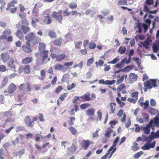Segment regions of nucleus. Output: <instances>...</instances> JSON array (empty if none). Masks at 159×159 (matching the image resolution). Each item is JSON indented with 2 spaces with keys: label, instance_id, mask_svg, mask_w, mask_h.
<instances>
[{
  "label": "nucleus",
  "instance_id": "nucleus-17",
  "mask_svg": "<svg viewBox=\"0 0 159 159\" xmlns=\"http://www.w3.org/2000/svg\"><path fill=\"white\" fill-rule=\"evenodd\" d=\"M156 141H154L151 144H149L148 143H145L141 148L143 150H148L150 148H154L155 145Z\"/></svg>",
  "mask_w": 159,
  "mask_h": 159
},
{
  "label": "nucleus",
  "instance_id": "nucleus-53",
  "mask_svg": "<svg viewBox=\"0 0 159 159\" xmlns=\"http://www.w3.org/2000/svg\"><path fill=\"white\" fill-rule=\"evenodd\" d=\"M124 5H127V0H119L118 1L117 4L118 6Z\"/></svg>",
  "mask_w": 159,
  "mask_h": 159
},
{
  "label": "nucleus",
  "instance_id": "nucleus-19",
  "mask_svg": "<svg viewBox=\"0 0 159 159\" xmlns=\"http://www.w3.org/2000/svg\"><path fill=\"white\" fill-rule=\"evenodd\" d=\"M90 144V142L89 140H83L80 143V145L84 150H86L88 148Z\"/></svg>",
  "mask_w": 159,
  "mask_h": 159
},
{
  "label": "nucleus",
  "instance_id": "nucleus-11",
  "mask_svg": "<svg viewBox=\"0 0 159 159\" xmlns=\"http://www.w3.org/2000/svg\"><path fill=\"white\" fill-rule=\"evenodd\" d=\"M119 137H117L116 138L115 140H114L113 143V145H112L110 148L109 150L110 151H112V152L110 153L109 156L108 157V158L110 159L112 156V155L115 152L116 150V145L117 144V143L119 141Z\"/></svg>",
  "mask_w": 159,
  "mask_h": 159
},
{
  "label": "nucleus",
  "instance_id": "nucleus-54",
  "mask_svg": "<svg viewBox=\"0 0 159 159\" xmlns=\"http://www.w3.org/2000/svg\"><path fill=\"white\" fill-rule=\"evenodd\" d=\"M116 80H106V85H111L114 84L116 83Z\"/></svg>",
  "mask_w": 159,
  "mask_h": 159
},
{
  "label": "nucleus",
  "instance_id": "nucleus-47",
  "mask_svg": "<svg viewBox=\"0 0 159 159\" xmlns=\"http://www.w3.org/2000/svg\"><path fill=\"white\" fill-rule=\"evenodd\" d=\"M46 72L44 70H42L40 71L41 80H43L45 77Z\"/></svg>",
  "mask_w": 159,
  "mask_h": 159
},
{
  "label": "nucleus",
  "instance_id": "nucleus-7",
  "mask_svg": "<svg viewBox=\"0 0 159 159\" xmlns=\"http://www.w3.org/2000/svg\"><path fill=\"white\" fill-rule=\"evenodd\" d=\"M138 94L139 92L137 91L132 92L130 94L131 98L127 99L128 102L134 104L135 103L138 99Z\"/></svg>",
  "mask_w": 159,
  "mask_h": 159
},
{
  "label": "nucleus",
  "instance_id": "nucleus-58",
  "mask_svg": "<svg viewBox=\"0 0 159 159\" xmlns=\"http://www.w3.org/2000/svg\"><path fill=\"white\" fill-rule=\"evenodd\" d=\"M26 86L27 91L28 92L31 91L32 89L31 84L30 82H27L26 84Z\"/></svg>",
  "mask_w": 159,
  "mask_h": 159
},
{
  "label": "nucleus",
  "instance_id": "nucleus-16",
  "mask_svg": "<svg viewBox=\"0 0 159 159\" xmlns=\"http://www.w3.org/2000/svg\"><path fill=\"white\" fill-rule=\"evenodd\" d=\"M24 122L25 125L29 127L32 128L34 126V124L29 116H26L24 119Z\"/></svg>",
  "mask_w": 159,
  "mask_h": 159
},
{
  "label": "nucleus",
  "instance_id": "nucleus-39",
  "mask_svg": "<svg viewBox=\"0 0 159 159\" xmlns=\"http://www.w3.org/2000/svg\"><path fill=\"white\" fill-rule=\"evenodd\" d=\"M8 79L7 77H6L4 78L1 83V87L3 88L7 85L8 82Z\"/></svg>",
  "mask_w": 159,
  "mask_h": 159
},
{
  "label": "nucleus",
  "instance_id": "nucleus-44",
  "mask_svg": "<svg viewBox=\"0 0 159 159\" xmlns=\"http://www.w3.org/2000/svg\"><path fill=\"white\" fill-rule=\"evenodd\" d=\"M34 140L36 141H39L40 139L43 138L42 136L41 135V134H36L34 136Z\"/></svg>",
  "mask_w": 159,
  "mask_h": 159
},
{
  "label": "nucleus",
  "instance_id": "nucleus-40",
  "mask_svg": "<svg viewBox=\"0 0 159 159\" xmlns=\"http://www.w3.org/2000/svg\"><path fill=\"white\" fill-rule=\"evenodd\" d=\"M90 105L88 103H84L80 106V108L82 110H84L90 107Z\"/></svg>",
  "mask_w": 159,
  "mask_h": 159
},
{
  "label": "nucleus",
  "instance_id": "nucleus-45",
  "mask_svg": "<svg viewBox=\"0 0 159 159\" xmlns=\"http://www.w3.org/2000/svg\"><path fill=\"white\" fill-rule=\"evenodd\" d=\"M0 3L1 4V6L0 7L1 12H2V11L3 9L5 7V6L6 5V3L4 0H0Z\"/></svg>",
  "mask_w": 159,
  "mask_h": 159
},
{
  "label": "nucleus",
  "instance_id": "nucleus-63",
  "mask_svg": "<svg viewBox=\"0 0 159 159\" xmlns=\"http://www.w3.org/2000/svg\"><path fill=\"white\" fill-rule=\"evenodd\" d=\"M132 67L130 66H128L124 68V69H120L121 71L123 72L125 71L126 72H128L131 69Z\"/></svg>",
  "mask_w": 159,
  "mask_h": 159
},
{
  "label": "nucleus",
  "instance_id": "nucleus-24",
  "mask_svg": "<svg viewBox=\"0 0 159 159\" xmlns=\"http://www.w3.org/2000/svg\"><path fill=\"white\" fill-rule=\"evenodd\" d=\"M43 21L45 24L47 25L50 24L52 22L51 18L49 15L48 14L47 16L44 17Z\"/></svg>",
  "mask_w": 159,
  "mask_h": 159
},
{
  "label": "nucleus",
  "instance_id": "nucleus-21",
  "mask_svg": "<svg viewBox=\"0 0 159 159\" xmlns=\"http://www.w3.org/2000/svg\"><path fill=\"white\" fill-rule=\"evenodd\" d=\"M126 89V87L124 84H120L117 88V91H122V93L125 94L127 93V91L125 89Z\"/></svg>",
  "mask_w": 159,
  "mask_h": 159
},
{
  "label": "nucleus",
  "instance_id": "nucleus-3",
  "mask_svg": "<svg viewBox=\"0 0 159 159\" xmlns=\"http://www.w3.org/2000/svg\"><path fill=\"white\" fill-rule=\"evenodd\" d=\"M17 1L16 0H13L9 2L7 4L6 10L10 11V12L12 14L16 13L17 10V8L15 7V4L17 3Z\"/></svg>",
  "mask_w": 159,
  "mask_h": 159
},
{
  "label": "nucleus",
  "instance_id": "nucleus-4",
  "mask_svg": "<svg viewBox=\"0 0 159 159\" xmlns=\"http://www.w3.org/2000/svg\"><path fill=\"white\" fill-rule=\"evenodd\" d=\"M63 11L60 10L58 12L53 11L52 16L60 24H62L63 16L62 15Z\"/></svg>",
  "mask_w": 159,
  "mask_h": 159
},
{
  "label": "nucleus",
  "instance_id": "nucleus-12",
  "mask_svg": "<svg viewBox=\"0 0 159 159\" xmlns=\"http://www.w3.org/2000/svg\"><path fill=\"white\" fill-rule=\"evenodd\" d=\"M16 89L17 87L16 85L13 83H11L9 85L7 91H5L4 93H7V94H5L8 95L7 93L10 94H11L16 90Z\"/></svg>",
  "mask_w": 159,
  "mask_h": 159
},
{
  "label": "nucleus",
  "instance_id": "nucleus-52",
  "mask_svg": "<svg viewBox=\"0 0 159 159\" xmlns=\"http://www.w3.org/2000/svg\"><path fill=\"white\" fill-rule=\"evenodd\" d=\"M142 117L143 119L146 121H148L149 120V115L147 113H142Z\"/></svg>",
  "mask_w": 159,
  "mask_h": 159
},
{
  "label": "nucleus",
  "instance_id": "nucleus-30",
  "mask_svg": "<svg viewBox=\"0 0 159 159\" xmlns=\"http://www.w3.org/2000/svg\"><path fill=\"white\" fill-rule=\"evenodd\" d=\"M113 132V130L111 127H108L106 130L104 136L105 137L108 138L110 137L111 134Z\"/></svg>",
  "mask_w": 159,
  "mask_h": 159
},
{
  "label": "nucleus",
  "instance_id": "nucleus-49",
  "mask_svg": "<svg viewBox=\"0 0 159 159\" xmlns=\"http://www.w3.org/2000/svg\"><path fill=\"white\" fill-rule=\"evenodd\" d=\"M126 48L125 47L120 46L118 49V52L121 54H124L125 52Z\"/></svg>",
  "mask_w": 159,
  "mask_h": 159
},
{
  "label": "nucleus",
  "instance_id": "nucleus-2",
  "mask_svg": "<svg viewBox=\"0 0 159 159\" xmlns=\"http://www.w3.org/2000/svg\"><path fill=\"white\" fill-rule=\"evenodd\" d=\"M25 39L27 42L30 43L34 45L41 40V39L36 36L34 33L30 32L25 36Z\"/></svg>",
  "mask_w": 159,
  "mask_h": 159
},
{
  "label": "nucleus",
  "instance_id": "nucleus-35",
  "mask_svg": "<svg viewBox=\"0 0 159 159\" xmlns=\"http://www.w3.org/2000/svg\"><path fill=\"white\" fill-rule=\"evenodd\" d=\"M129 79L132 81H135L137 79V75L134 73H130L129 75Z\"/></svg>",
  "mask_w": 159,
  "mask_h": 159
},
{
  "label": "nucleus",
  "instance_id": "nucleus-23",
  "mask_svg": "<svg viewBox=\"0 0 159 159\" xmlns=\"http://www.w3.org/2000/svg\"><path fill=\"white\" fill-rule=\"evenodd\" d=\"M116 104L114 102H111L110 103L109 107V110L110 111L109 112V114H113L115 112L116 109Z\"/></svg>",
  "mask_w": 159,
  "mask_h": 159
},
{
  "label": "nucleus",
  "instance_id": "nucleus-56",
  "mask_svg": "<svg viewBox=\"0 0 159 159\" xmlns=\"http://www.w3.org/2000/svg\"><path fill=\"white\" fill-rule=\"evenodd\" d=\"M134 126L136 127L135 129V132H139L140 131V130H142V127H140L138 124H135Z\"/></svg>",
  "mask_w": 159,
  "mask_h": 159
},
{
  "label": "nucleus",
  "instance_id": "nucleus-64",
  "mask_svg": "<svg viewBox=\"0 0 159 159\" xmlns=\"http://www.w3.org/2000/svg\"><path fill=\"white\" fill-rule=\"evenodd\" d=\"M23 95L22 93L20 92H17V98L18 100L19 101L22 100V98L23 96Z\"/></svg>",
  "mask_w": 159,
  "mask_h": 159
},
{
  "label": "nucleus",
  "instance_id": "nucleus-8",
  "mask_svg": "<svg viewBox=\"0 0 159 159\" xmlns=\"http://www.w3.org/2000/svg\"><path fill=\"white\" fill-rule=\"evenodd\" d=\"M90 93H85L81 96L80 98L83 99V102L88 101L90 100H93L96 98V96L94 94H91V97Z\"/></svg>",
  "mask_w": 159,
  "mask_h": 159
},
{
  "label": "nucleus",
  "instance_id": "nucleus-60",
  "mask_svg": "<svg viewBox=\"0 0 159 159\" xmlns=\"http://www.w3.org/2000/svg\"><path fill=\"white\" fill-rule=\"evenodd\" d=\"M70 120V121L68 122V124L69 125L71 126L74 124L73 121H75V118L74 117H71L69 118Z\"/></svg>",
  "mask_w": 159,
  "mask_h": 159
},
{
  "label": "nucleus",
  "instance_id": "nucleus-13",
  "mask_svg": "<svg viewBox=\"0 0 159 159\" xmlns=\"http://www.w3.org/2000/svg\"><path fill=\"white\" fill-rule=\"evenodd\" d=\"M30 43L26 42L22 46V50L25 52L30 53L32 52V49Z\"/></svg>",
  "mask_w": 159,
  "mask_h": 159
},
{
  "label": "nucleus",
  "instance_id": "nucleus-43",
  "mask_svg": "<svg viewBox=\"0 0 159 159\" xmlns=\"http://www.w3.org/2000/svg\"><path fill=\"white\" fill-rule=\"evenodd\" d=\"M68 129L72 134L75 135L77 133V130L73 127L70 126L68 128Z\"/></svg>",
  "mask_w": 159,
  "mask_h": 159
},
{
  "label": "nucleus",
  "instance_id": "nucleus-26",
  "mask_svg": "<svg viewBox=\"0 0 159 159\" xmlns=\"http://www.w3.org/2000/svg\"><path fill=\"white\" fill-rule=\"evenodd\" d=\"M95 110L93 108H89L86 112V115L88 116H93L94 115Z\"/></svg>",
  "mask_w": 159,
  "mask_h": 159
},
{
  "label": "nucleus",
  "instance_id": "nucleus-9",
  "mask_svg": "<svg viewBox=\"0 0 159 159\" xmlns=\"http://www.w3.org/2000/svg\"><path fill=\"white\" fill-rule=\"evenodd\" d=\"M39 52L40 56L42 58V61L43 62L46 63L50 61V59L48 57V50H44Z\"/></svg>",
  "mask_w": 159,
  "mask_h": 159
},
{
  "label": "nucleus",
  "instance_id": "nucleus-32",
  "mask_svg": "<svg viewBox=\"0 0 159 159\" xmlns=\"http://www.w3.org/2000/svg\"><path fill=\"white\" fill-rule=\"evenodd\" d=\"M127 77V75H123L120 78L117 79L116 81V84L118 85L120 84L123 81L124 79H126Z\"/></svg>",
  "mask_w": 159,
  "mask_h": 159
},
{
  "label": "nucleus",
  "instance_id": "nucleus-62",
  "mask_svg": "<svg viewBox=\"0 0 159 159\" xmlns=\"http://www.w3.org/2000/svg\"><path fill=\"white\" fill-rule=\"evenodd\" d=\"M76 84L74 83H72L71 85H68L67 86V89L70 90L73 89L75 86Z\"/></svg>",
  "mask_w": 159,
  "mask_h": 159
},
{
  "label": "nucleus",
  "instance_id": "nucleus-37",
  "mask_svg": "<svg viewBox=\"0 0 159 159\" xmlns=\"http://www.w3.org/2000/svg\"><path fill=\"white\" fill-rule=\"evenodd\" d=\"M3 115L4 117H12V112L9 111H8L3 112Z\"/></svg>",
  "mask_w": 159,
  "mask_h": 159
},
{
  "label": "nucleus",
  "instance_id": "nucleus-59",
  "mask_svg": "<svg viewBox=\"0 0 159 159\" xmlns=\"http://www.w3.org/2000/svg\"><path fill=\"white\" fill-rule=\"evenodd\" d=\"M77 5L76 3L72 2L69 4V7L71 9L76 8Z\"/></svg>",
  "mask_w": 159,
  "mask_h": 159
},
{
  "label": "nucleus",
  "instance_id": "nucleus-10",
  "mask_svg": "<svg viewBox=\"0 0 159 159\" xmlns=\"http://www.w3.org/2000/svg\"><path fill=\"white\" fill-rule=\"evenodd\" d=\"M49 145V143L47 142L43 144L42 147H40V146L37 144H35V148L38 150H41V152L44 153L48 151V149L46 147Z\"/></svg>",
  "mask_w": 159,
  "mask_h": 159
},
{
  "label": "nucleus",
  "instance_id": "nucleus-18",
  "mask_svg": "<svg viewBox=\"0 0 159 159\" xmlns=\"http://www.w3.org/2000/svg\"><path fill=\"white\" fill-rule=\"evenodd\" d=\"M117 116L119 117H121L123 115L122 117L120 120V121L122 122H124L125 121L126 118V115L125 113H124V111L123 109L120 110L118 112L117 114Z\"/></svg>",
  "mask_w": 159,
  "mask_h": 159
},
{
  "label": "nucleus",
  "instance_id": "nucleus-22",
  "mask_svg": "<svg viewBox=\"0 0 159 159\" xmlns=\"http://www.w3.org/2000/svg\"><path fill=\"white\" fill-rule=\"evenodd\" d=\"M33 61V58L32 57H27L23 58L21 61L22 64H26L31 62Z\"/></svg>",
  "mask_w": 159,
  "mask_h": 159
},
{
  "label": "nucleus",
  "instance_id": "nucleus-48",
  "mask_svg": "<svg viewBox=\"0 0 159 159\" xmlns=\"http://www.w3.org/2000/svg\"><path fill=\"white\" fill-rule=\"evenodd\" d=\"M96 47V44L93 41H91L89 44V48L90 49H94Z\"/></svg>",
  "mask_w": 159,
  "mask_h": 159
},
{
  "label": "nucleus",
  "instance_id": "nucleus-57",
  "mask_svg": "<svg viewBox=\"0 0 159 159\" xmlns=\"http://www.w3.org/2000/svg\"><path fill=\"white\" fill-rule=\"evenodd\" d=\"M94 62V59L93 57L89 59L87 61V65L88 66H91Z\"/></svg>",
  "mask_w": 159,
  "mask_h": 159
},
{
  "label": "nucleus",
  "instance_id": "nucleus-31",
  "mask_svg": "<svg viewBox=\"0 0 159 159\" xmlns=\"http://www.w3.org/2000/svg\"><path fill=\"white\" fill-rule=\"evenodd\" d=\"M62 40V38L60 37L58 39L54 40L53 42V43L57 46H60L61 45Z\"/></svg>",
  "mask_w": 159,
  "mask_h": 159
},
{
  "label": "nucleus",
  "instance_id": "nucleus-46",
  "mask_svg": "<svg viewBox=\"0 0 159 159\" xmlns=\"http://www.w3.org/2000/svg\"><path fill=\"white\" fill-rule=\"evenodd\" d=\"M152 48L153 52L155 53H157L159 50V45L157 44H154Z\"/></svg>",
  "mask_w": 159,
  "mask_h": 159
},
{
  "label": "nucleus",
  "instance_id": "nucleus-33",
  "mask_svg": "<svg viewBox=\"0 0 159 159\" xmlns=\"http://www.w3.org/2000/svg\"><path fill=\"white\" fill-rule=\"evenodd\" d=\"M16 35L20 39H23L24 37L22 32L20 30L17 31Z\"/></svg>",
  "mask_w": 159,
  "mask_h": 159
},
{
  "label": "nucleus",
  "instance_id": "nucleus-34",
  "mask_svg": "<svg viewBox=\"0 0 159 159\" xmlns=\"http://www.w3.org/2000/svg\"><path fill=\"white\" fill-rule=\"evenodd\" d=\"M38 48L39 52L45 50L46 45L43 43H39Z\"/></svg>",
  "mask_w": 159,
  "mask_h": 159
},
{
  "label": "nucleus",
  "instance_id": "nucleus-51",
  "mask_svg": "<svg viewBox=\"0 0 159 159\" xmlns=\"http://www.w3.org/2000/svg\"><path fill=\"white\" fill-rule=\"evenodd\" d=\"M143 152L142 151L139 152L135 154L134 155L133 157L135 159H137L143 154Z\"/></svg>",
  "mask_w": 159,
  "mask_h": 159
},
{
  "label": "nucleus",
  "instance_id": "nucleus-50",
  "mask_svg": "<svg viewBox=\"0 0 159 159\" xmlns=\"http://www.w3.org/2000/svg\"><path fill=\"white\" fill-rule=\"evenodd\" d=\"M138 146V143L136 142H134L133 143V145L131 147V150L134 151H136L139 148V147Z\"/></svg>",
  "mask_w": 159,
  "mask_h": 159
},
{
  "label": "nucleus",
  "instance_id": "nucleus-41",
  "mask_svg": "<svg viewBox=\"0 0 159 159\" xmlns=\"http://www.w3.org/2000/svg\"><path fill=\"white\" fill-rule=\"evenodd\" d=\"M63 68V66L60 64H56L54 66V68L56 70H61Z\"/></svg>",
  "mask_w": 159,
  "mask_h": 159
},
{
  "label": "nucleus",
  "instance_id": "nucleus-36",
  "mask_svg": "<svg viewBox=\"0 0 159 159\" xmlns=\"http://www.w3.org/2000/svg\"><path fill=\"white\" fill-rule=\"evenodd\" d=\"M149 104V101L148 100H146L144 102H141L140 103V106L141 107L143 106V105H144L143 108L144 109H147L148 106Z\"/></svg>",
  "mask_w": 159,
  "mask_h": 159
},
{
  "label": "nucleus",
  "instance_id": "nucleus-55",
  "mask_svg": "<svg viewBox=\"0 0 159 159\" xmlns=\"http://www.w3.org/2000/svg\"><path fill=\"white\" fill-rule=\"evenodd\" d=\"M104 63V61L101 59L99 60L98 61H96L95 62L97 67L98 66H102L103 65Z\"/></svg>",
  "mask_w": 159,
  "mask_h": 159
},
{
  "label": "nucleus",
  "instance_id": "nucleus-42",
  "mask_svg": "<svg viewBox=\"0 0 159 159\" xmlns=\"http://www.w3.org/2000/svg\"><path fill=\"white\" fill-rule=\"evenodd\" d=\"M30 28L29 27L22 25L21 27V30L24 34H25L29 31Z\"/></svg>",
  "mask_w": 159,
  "mask_h": 159
},
{
  "label": "nucleus",
  "instance_id": "nucleus-61",
  "mask_svg": "<svg viewBox=\"0 0 159 159\" xmlns=\"http://www.w3.org/2000/svg\"><path fill=\"white\" fill-rule=\"evenodd\" d=\"M62 87L61 86H58L56 89L55 90V92L57 94L61 92L63 89Z\"/></svg>",
  "mask_w": 159,
  "mask_h": 159
},
{
  "label": "nucleus",
  "instance_id": "nucleus-38",
  "mask_svg": "<svg viewBox=\"0 0 159 159\" xmlns=\"http://www.w3.org/2000/svg\"><path fill=\"white\" fill-rule=\"evenodd\" d=\"M48 35L51 38L55 39L57 37V35L56 33L52 30H50L49 31Z\"/></svg>",
  "mask_w": 159,
  "mask_h": 159
},
{
  "label": "nucleus",
  "instance_id": "nucleus-5",
  "mask_svg": "<svg viewBox=\"0 0 159 159\" xmlns=\"http://www.w3.org/2000/svg\"><path fill=\"white\" fill-rule=\"evenodd\" d=\"M144 85L145 87H147L148 89H150L156 87V81L155 80H148L144 82Z\"/></svg>",
  "mask_w": 159,
  "mask_h": 159
},
{
  "label": "nucleus",
  "instance_id": "nucleus-1",
  "mask_svg": "<svg viewBox=\"0 0 159 159\" xmlns=\"http://www.w3.org/2000/svg\"><path fill=\"white\" fill-rule=\"evenodd\" d=\"M155 126L157 127H159V118L156 117L154 119V120H150L148 125H147L145 127H142V130L146 134H148L150 132V127H151L152 130H154Z\"/></svg>",
  "mask_w": 159,
  "mask_h": 159
},
{
  "label": "nucleus",
  "instance_id": "nucleus-14",
  "mask_svg": "<svg viewBox=\"0 0 159 159\" xmlns=\"http://www.w3.org/2000/svg\"><path fill=\"white\" fill-rule=\"evenodd\" d=\"M11 33V31L10 29H6L3 31L2 35L0 36V40L6 39L7 36H10Z\"/></svg>",
  "mask_w": 159,
  "mask_h": 159
},
{
  "label": "nucleus",
  "instance_id": "nucleus-28",
  "mask_svg": "<svg viewBox=\"0 0 159 159\" xmlns=\"http://www.w3.org/2000/svg\"><path fill=\"white\" fill-rule=\"evenodd\" d=\"M67 95L68 93H64L60 95L57 101L58 106L60 105L59 100H60L62 102L64 101L65 98L67 97Z\"/></svg>",
  "mask_w": 159,
  "mask_h": 159
},
{
  "label": "nucleus",
  "instance_id": "nucleus-15",
  "mask_svg": "<svg viewBox=\"0 0 159 159\" xmlns=\"http://www.w3.org/2000/svg\"><path fill=\"white\" fill-rule=\"evenodd\" d=\"M19 71L20 73L23 72L25 74H29L30 72V66L27 64L24 67L21 66L19 69Z\"/></svg>",
  "mask_w": 159,
  "mask_h": 159
},
{
  "label": "nucleus",
  "instance_id": "nucleus-29",
  "mask_svg": "<svg viewBox=\"0 0 159 159\" xmlns=\"http://www.w3.org/2000/svg\"><path fill=\"white\" fill-rule=\"evenodd\" d=\"M66 55L65 53H61L57 55L56 61H62L66 57Z\"/></svg>",
  "mask_w": 159,
  "mask_h": 159
},
{
  "label": "nucleus",
  "instance_id": "nucleus-6",
  "mask_svg": "<svg viewBox=\"0 0 159 159\" xmlns=\"http://www.w3.org/2000/svg\"><path fill=\"white\" fill-rule=\"evenodd\" d=\"M77 142L72 143L70 147L67 148V154L69 156L73 154L77 150Z\"/></svg>",
  "mask_w": 159,
  "mask_h": 159
},
{
  "label": "nucleus",
  "instance_id": "nucleus-25",
  "mask_svg": "<svg viewBox=\"0 0 159 159\" xmlns=\"http://www.w3.org/2000/svg\"><path fill=\"white\" fill-rule=\"evenodd\" d=\"M14 60L12 57H11L10 59L8 60L7 62V65L8 67L9 68L15 69V66L14 64Z\"/></svg>",
  "mask_w": 159,
  "mask_h": 159
},
{
  "label": "nucleus",
  "instance_id": "nucleus-27",
  "mask_svg": "<svg viewBox=\"0 0 159 159\" xmlns=\"http://www.w3.org/2000/svg\"><path fill=\"white\" fill-rule=\"evenodd\" d=\"M152 41L151 39H147L144 42H141V44L146 49H148V46L150 44V42Z\"/></svg>",
  "mask_w": 159,
  "mask_h": 159
},
{
  "label": "nucleus",
  "instance_id": "nucleus-20",
  "mask_svg": "<svg viewBox=\"0 0 159 159\" xmlns=\"http://www.w3.org/2000/svg\"><path fill=\"white\" fill-rule=\"evenodd\" d=\"M1 57L2 61L4 62H7L10 59V56L7 53H2L1 54Z\"/></svg>",
  "mask_w": 159,
  "mask_h": 159
}]
</instances>
